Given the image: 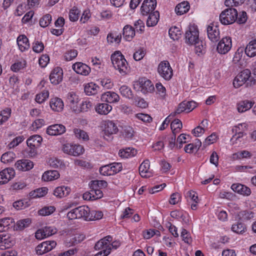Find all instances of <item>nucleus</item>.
Returning <instances> with one entry per match:
<instances>
[{
	"instance_id": "nucleus-49",
	"label": "nucleus",
	"mask_w": 256,
	"mask_h": 256,
	"mask_svg": "<svg viewBox=\"0 0 256 256\" xmlns=\"http://www.w3.org/2000/svg\"><path fill=\"white\" fill-rule=\"evenodd\" d=\"M80 10L76 6L72 8L69 12V18L71 22H76L78 20Z\"/></svg>"
},
{
	"instance_id": "nucleus-27",
	"label": "nucleus",
	"mask_w": 256,
	"mask_h": 256,
	"mask_svg": "<svg viewBox=\"0 0 256 256\" xmlns=\"http://www.w3.org/2000/svg\"><path fill=\"white\" fill-rule=\"evenodd\" d=\"M50 106L53 111L60 112L63 110L64 104L61 98L54 97L50 99Z\"/></svg>"
},
{
	"instance_id": "nucleus-24",
	"label": "nucleus",
	"mask_w": 256,
	"mask_h": 256,
	"mask_svg": "<svg viewBox=\"0 0 256 256\" xmlns=\"http://www.w3.org/2000/svg\"><path fill=\"white\" fill-rule=\"evenodd\" d=\"M254 104V102L248 100L238 102L236 105V110L239 113L244 112L250 110Z\"/></svg>"
},
{
	"instance_id": "nucleus-51",
	"label": "nucleus",
	"mask_w": 256,
	"mask_h": 256,
	"mask_svg": "<svg viewBox=\"0 0 256 256\" xmlns=\"http://www.w3.org/2000/svg\"><path fill=\"white\" fill-rule=\"evenodd\" d=\"M26 62L24 60L18 61L11 66L10 68L14 72H18L23 70L26 66Z\"/></svg>"
},
{
	"instance_id": "nucleus-39",
	"label": "nucleus",
	"mask_w": 256,
	"mask_h": 256,
	"mask_svg": "<svg viewBox=\"0 0 256 256\" xmlns=\"http://www.w3.org/2000/svg\"><path fill=\"white\" fill-rule=\"evenodd\" d=\"M73 132L75 136L78 139L83 141H88L89 140V136L86 131L79 128H74L73 130Z\"/></svg>"
},
{
	"instance_id": "nucleus-21",
	"label": "nucleus",
	"mask_w": 256,
	"mask_h": 256,
	"mask_svg": "<svg viewBox=\"0 0 256 256\" xmlns=\"http://www.w3.org/2000/svg\"><path fill=\"white\" fill-rule=\"evenodd\" d=\"M139 172L143 178H150L152 176V172L150 170V162L149 160H144L139 166Z\"/></svg>"
},
{
	"instance_id": "nucleus-26",
	"label": "nucleus",
	"mask_w": 256,
	"mask_h": 256,
	"mask_svg": "<svg viewBox=\"0 0 256 256\" xmlns=\"http://www.w3.org/2000/svg\"><path fill=\"white\" fill-rule=\"evenodd\" d=\"M208 122L207 120H204L200 124L192 130V134L196 137L202 136L208 130Z\"/></svg>"
},
{
	"instance_id": "nucleus-42",
	"label": "nucleus",
	"mask_w": 256,
	"mask_h": 256,
	"mask_svg": "<svg viewBox=\"0 0 256 256\" xmlns=\"http://www.w3.org/2000/svg\"><path fill=\"white\" fill-rule=\"evenodd\" d=\"M48 163L51 166L54 168H64L65 167L63 161L56 157L50 158Z\"/></svg>"
},
{
	"instance_id": "nucleus-46",
	"label": "nucleus",
	"mask_w": 256,
	"mask_h": 256,
	"mask_svg": "<svg viewBox=\"0 0 256 256\" xmlns=\"http://www.w3.org/2000/svg\"><path fill=\"white\" fill-rule=\"evenodd\" d=\"M252 156L250 152L248 150H242L234 153L232 155V159L234 160L242 159V158H250Z\"/></svg>"
},
{
	"instance_id": "nucleus-5",
	"label": "nucleus",
	"mask_w": 256,
	"mask_h": 256,
	"mask_svg": "<svg viewBox=\"0 0 256 256\" xmlns=\"http://www.w3.org/2000/svg\"><path fill=\"white\" fill-rule=\"evenodd\" d=\"M238 12L234 8H229L223 10L220 15L221 23L227 25L233 24L236 20Z\"/></svg>"
},
{
	"instance_id": "nucleus-61",
	"label": "nucleus",
	"mask_w": 256,
	"mask_h": 256,
	"mask_svg": "<svg viewBox=\"0 0 256 256\" xmlns=\"http://www.w3.org/2000/svg\"><path fill=\"white\" fill-rule=\"evenodd\" d=\"M133 103L136 106L142 108L148 106V103L143 98L140 97L134 98Z\"/></svg>"
},
{
	"instance_id": "nucleus-54",
	"label": "nucleus",
	"mask_w": 256,
	"mask_h": 256,
	"mask_svg": "<svg viewBox=\"0 0 256 256\" xmlns=\"http://www.w3.org/2000/svg\"><path fill=\"white\" fill-rule=\"evenodd\" d=\"M107 182L102 180H96L91 182L90 188H98L100 190L107 186Z\"/></svg>"
},
{
	"instance_id": "nucleus-41",
	"label": "nucleus",
	"mask_w": 256,
	"mask_h": 256,
	"mask_svg": "<svg viewBox=\"0 0 256 256\" xmlns=\"http://www.w3.org/2000/svg\"><path fill=\"white\" fill-rule=\"evenodd\" d=\"M103 216L104 214L102 211L91 210L90 208V212L88 214L87 221H92L100 220L103 217Z\"/></svg>"
},
{
	"instance_id": "nucleus-29",
	"label": "nucleus",
	"mask_w": 256,
	"mask_h": 256,
	"mask_svg": "<svg viewBox=\"0 0 256 256\" xmlns=\"http://www.w3.org/2000/svg\"><path fill=\"white\" fill-rule=\"evenodd\" d=\"M17 44L21 52H24L30 48L28 38L24 35H20L17 38Z\"/></svg>"
},
{
	"instance_id": "nucleus-34",
	"label": "nucleus",
	"mask_w": 256,
	"mask_h": 256,
	"mask_svg": "<svg viewBox=\"0 0 256 256\" xmlns=\"http://www.w3.org/2000/svg\"><path fill=\"white\" fill-rule=\"evenodd\" d=\"M123 36L126 40H130L135 36L134 29L130 25L125 26L123 28Z\"/></svg>"
},
{
	"instance_id": "nucleus-8",
	"label": "nucleus",
	"mask_w": 256,
	"mask_h": 256,
	"mask_svg": "<svg viewBox=\"0 0 256 256\" xmlns=\"http://www.w3.org/2000/svg\"><path fill=\"white\" fill-rule=\"evenodd\" d=\"M118 129L116 124L112 120H106L104 122V138L107 140H111L112 136L118 132Z\"/></svg>"
},
{
	"instance_id": "nucleus-14",
	"label": "nucleus",
	"mask_w": 256,
	"mask_h": 256,
	"mask_svg": "<svg viewBox=\"0 0 256 256\" xmlns=\"http://www.w3.org/2000/svg\"><path fill=\"white\" fill-rule=\"evenodd\" d=\"M16 174L12 168H6L0 172V184L8 183L14 178Z\"/></svg>"
},
{
	"instance_id": "nucleus-4",
	"label": "nucleus",
	"mask_w": 256,
	"mask_h": 256,
	"mask_svg": "<svg viewBox=\"0 0 256 256\" xmlns=\"http://www.w3.org/2000/svg\"><path fill=\"white\" fill-rule=\"evenodd\" d=\"M90 208L86 206H80L71 210L67 213L66 217L68 220L82 219L87 221Z\"/></svg>"
},
{
	"instance_id": "nucleus-37",
	"label": "nucleus",
	"mask_w": 256,
	"mask_h": 256,
	"mask_svg": "<svg viewBox=\"0 0 256 256\" xmlns=\"http://www.w3.org/2000/svg\"><path fill=\"white\" fill-rule=\"evenodd\" d=\"M246 54L249 57L256 56V40L250 41L245 49Z\"/></svg>"
},
{
	"instance_id": "nucleus-63",
	"label": "nucleus",
	"mask_w": 256,
	"mask_h": 256,
	"mask_svg": "<svg viewBox=\"0 0 256 256\" xmlns=\"http://www.w3.org/2000/svg\"><path fill=\"white\" fill-rule=\"evenodd\" d=\"M248 124L246 122L238 124L232 128V130L235 133L242 132L244 133L247 130Z\"/></svg>"
},
{
	"instance_id": "nucleus-16",
	"label": "nucleus",
	"mask_w": 256,
	"mask_h": 256,
	"mask_svg": "<svg viewBox=\"0 0 256 256\" xmlns=\"http://www.w3.org/2000/svg\"><path fill=\"white\" fill-rule=\"evenodd\" d=\"M207 34L208 38L213 42L218 41L220 38V30L216 24H209L207 28Z\"/></svg>"
},
{
	"instance_id": "nucleus-33",
	"label": "nucleus",
	"mask_w": 256,
	"mask_h": 256,
	"mask_svg": "<svg viewBox=\"0 0 256 256\" xmlns=\"http://www.w3.org/2000/svg\"><path fill=\"white\" fill-rule=\"evenodd\" d=\"M42 140V138L38 134L30 136L26 140L28 146L38 147Z\"/></svg>"
},
{
	"instance_id": "nucleus-32",
	"label": "nucleus",
	"mask_w": 256,
	"mask_h": 256,
	"mask_svg": "<svg viewBox=\"0 0 256 256\" xmlns=\"http://www.w3.org/2000/svg\"><path fill=\"white\" fill-rule=\"evenodd\" d=\"M137 154V150L132 148H128L124 149H121L119 150L118 155L120 157L124 158H132Z\"/></svg>"
},
{
	"instance_id": "nucleus-18",
	"label": "nucleus",
	"mask_w": 256,
	"mask_h": 256,
	"mask_svg": "<svg viewBox=\"0 0 256 256\" xmlns=\"http://www.w3.org/2000/svg\"><path fill=\"white\" fill-rule=\"evenodd\" d=\"M72 68L76 73L83 76H88L91 70L88 66L81 62H76Z\"/></svg>"
},
{
	"instance_id": "nucleus-52",
	"label": "nucleus",
	"mask_w": 256,
	"mask_h": 256,
	"mask_svg": "<svg viewBox=\"0 0 256 256\" xmlns=\"http://www.w3.org/2000/svg\"><path fill=\"white\" fill-rule=\"evenodd\" d=\"M92 107V103L90 100H84L80 104V112H85L90 110Z\"/></svg>"
},
{
	"instance_id": "nucleus-60",
	"label": "nucleus",
	"mask_w": 256,
	"mask_h": 256,
	"mask_svg": "<svg viewBox=\"0 0 256 256\" xmlns=\"http://www.w3.org/2000/svg\"><path fill=\"white\" fill-rule=\"evenodd\" d=\"M67 101L70 106L77 104L79 101L78 96L73 92H70L67 94Z\"/></svg>"
},
{
	"instance_id": "nucleus-11",
	"label": "nucleus",
	"mask_w": 256,
	"mask_h": 256,
	"mask_svg": "<svg viewBox=\"0 0 256 256\" xmlns=\"http://www.w3.org/2000/svg\"><path fill=\"white\" fill-rule=\"evenodd\" d=\"M232 40L230 36L223 38L218 44L216 50L218 54H225L232 48Z\"/></svg>"
},
{
	"instance_id": "nucleus-45",
	"label": "nucleus",
	"mask_w": 256,
	"mask_h": 256,
	"mask_svg": "<svg viewBox=\"0 0 256 256\" xmlns=\"http://www.w3.org/2000/svg\"><path fill=\"white\" fill-rule=\"evenodd\" d=\"M122 39V36L120 33L113 32L108 34L107 36V40L110 43L119 44Z\"/></svg>"
},
{
	"instance_id": "nucleus-59",
	"label": "nucleus",
	"mask_w": 256,
	"mask_h": 256,
	"mask_svg": "<svg viewBox=\"0 0 256 256\" xmlns=\"http://www.w3.org/2000/svg\"><path fill=\"white\" fill-rule=\"evenodd\" d=\"M52 22V16L50 14H46L43 16L39 22L40 25L41 27H47Z\"/></svg>"
},
{
	"instance_id": "nucleus-57",
	"label": "nucleus",
	"mask_w": 256,
	"mask_h": 256,
	"mask_svg": "<svg viewBox=\"0 0 256 256\" xmlns=\"http://www.w3.org/2000/svg\"><path fill=\"white\" fill-rule=\"evenodd\" d=\"M56 210L54 206H44L38 212L39 215L42 216H46L52 214Z\"/></svg>"
},
{
	"instance_id": "nucleus-47",
	"label": "nucleus",
	"mask_w": 256,
	"mask_h": 256,
	"mask_svg": "<svg viewBox=\"0 0 256 256\" xmlns=\"http://www.w3.org/2000/svg\"><path fill=\"white\" fill-rule=\"evenodd\" d=\"M182 127V122L178 119H175L172 121L170 128L172 133L176 134L178 132Z\"/></svg>"
},
{
	"instance_id": "nucleus-30",
	"label": "nucleus",
	"mask_w": 256,
	"mask_h": 256,
	"mask_svg": "<svg viewBox=\"0 0 256 256\" xmlns=\"http://www.w3.org/2000/svg\"><path fill=\"white\" fill-rule=\"evenodd\" d=\"M100 89V87L94 82H89L84 85V91L87 96L96 94Z\"/></svg>"
},
{
	"instance_id": "nucleus-55",
	"label": "nucleus",
	"mask_w": 256,
	"mask_h": 256,
	"mask_svg": "<svg viewBox=\"0 0 256 256\" xmlns=\"http://www.w3.org/2000/svg\"><path fill=\"white\" fill-rule=\"evenodd\" d=\"M246 226L242 222H236L232 226V230L236 234H242L246 230Z\"/></svg>"
},
{
	"instance_id": "nucleus-7",
	"label": "nucleus",
	"mask_w": 256,
	"mask_h": 256,
	"mask_svg": "<svg viewBox=\"0 0 256 256\" xmlns=\"http://www.w3.org/2000/svg\"><path fill=\"white\" fill-rule=\"evenodd\" d=\"M158 72L160 76L166 80H170L173 75V71L168 61L161 62L158 66Z\"/></svg>"
},
{
	"instance_id": "nucleus-44",
	"label": "nucleus",
	"mask_w": 256,
	"mask_h": 256,
	"mask_svg": "<svg viewBox=\"0 0 256 256\" xmlns=\"http://www.w3.org/2000/svg\"><path fill=\"white\" fill-rule=\"evenodd\" d=\"M16 158V154L14 152H6L2 154L1 156V162L4 164H10Z\"/></svg>"
},
{
	"instance_id": "nucleus-38",
	"label": "nucleus",
	"mask_w": 256,
	"mask_h": 256,
	"mask_svg": "<svg viewBox=\"0 0 256 256\" xmlns=\"http://www.w3.org/2000/svg\"><path fill=\"white\" fill-rule=\"evenodd\" d=\"M12 110L10 108H6L0 111V126L7 122L11 116Z\"/></svg>"
},
{
	"instance_id": "nucleus-10",
	"label": "nucleus",
	"mask_w": 256,
	"mask_h": 256,
	"mask_svg": "<svg viewBox=\"0 0 256 256\" xmlns=\"http://www.w3.org/2000/svg\"><path fill=\"white\" fill-rule=\"evenodd\" d=\"M250 76V71L248 69L239 72L234 79L232 84L234 88H238L243 86L248 80Z\"/></svg>"
},
{
	"instance_id": "nucleus-20",
	"label": "nucleus",
	"mask_w": 256,
	"mask_h": 256,
	"mask_svg": "<svg viewBox=\"0 0 256 256\" xmlns=\"http://www.w3.org/2000/svg\"><path fill=\"white\" fill-rule=\"evenodd\" d=\"M0 249L4 250L10 248L14 244L12 238L8 234H0Z\"/></svg>"
},
{
	"instance_id": "nucleus-9",
	"label": "nucleus",
	"mask_w": 256,
	"mask_h": 256,
	"mask_svg": "<svg viewBox=\"0 0 256 256\" xmlns=\"http://www.w3.org/2000/svg\"><path fill=\"white\" fill-rule=\"evenodd\" d=\"M186 42L192 45L199 40V32L196 26H190L185 34Z\"/></svg>"
},
{
	"instance_id": "nucleus-22",
	"label": "nucleus",
	"mask_w": 256,
	"mask_h": 256,
	"mask_svg": "<svg viewBox=\"0 0 256 256\" xmlns=\"http://www.w3.org/2000/svg\"><path fill=\"white\" fill-rule=\"evenodd\" d=\"M15 167L18 170L28 171L34 167V163L28 160H20L15 163Z\"/></svg>"
},
{
	"instance_id": "nucleus-13",
	"label": "nucleus",
	"mask_w": 256,
	"mask_h": 256,
	"mask_svg": "<svg viewBox=\"0 0 256 256\" xmlns=\"http://www.w3.org/2000/svg\"><path fill=\"white\" fill-rule=\"evenodd\" d=\"M63 79V70L60 67L54 68L51 72L50 75V82L57 85L61 82Z\"/></svg>"
},
{
	"instance_id": "nucleus-6",
	"label": "nucleus",
	"mask_w": 256,
	"mask_h": 256,
	"mask_svg": "<svg viewBox=\"0 0 256 256\" xmlns=\"http://www.w3.org/2000/svg\"><path fill=\"white\" fill-rule=\"evenodd\" d=\"M62 150L64 154L74 156H78L84 152L82 146L73 143H66L63 144Z\"/></svg>"
},
{
	"instance_id": "nucleus-48",
	"label": "nucleus",
	"mask_w": 256,
	"mask_h": 256,
	"mask_svg": "<svg viewBox=\"0 0 256 256\" xmlns=\"http://www.w3.org/2000/svg\"><path fill=\"white\" fill-rule=\"evenodd\" d=\"M49 96V92L48 90H44L38 94L35 98L36 101L38 104H42L45 102Z\"/></svg>"
},
{
	"instance_id": "nucleus-28",
	"label": "nucleus",
	"mask_w": 256,
	"mask_h": 256,
	"mask_svg": "<svg viewBox=\"0 0 256 256\" xmlns=\"http://www.w3.org/2000/svg\"><path fill=\"white\" fill-rule=\"evenodd\" d=\"M112 106L106 103L98 104L95 106L96 112L100 115H106L112 110Z\"/></svg>"
},
{
	"instance_id": "nucleus-56",
	"label": "nucleus",
	"mask_w": 256,
	"mask_h": 256,
	"mask_svg": "<svg viewBox=\"0 0 256 256\" xmlns=\"http://www.w3.org/2000/svg\"><path fill=\"white\" fill-rule=\"evenodd\" d=\"M180 236L182 240L188 244H191L192 239L190 232L184 228H182Z\"/></svg>"
},
{
	"instance_id": "nucleus-53",
	"label": "nucleus",
	"mask_w": 256,
	"mask_h": 256,
	"mask_svg": "<svg viewBox=\"0 0 256 256\" xmlns=\"http://www.w3.org/2000/svg\"><path fill=\"white\" fill-rule=\"evenodd\" d=\"M13 222V219L10 218H4L0 220V223L4 232L8 230Z\"/></svg>"
},
{
	"instance_id": "nucleus-50",
	"label": "nucleus",
	"mask_w": 256,
	"mask_h": 256,
	"mask_svg": "<svg viewBox=\"0 0 256 256\" xmlns=\"http://www.w3.org/2000/svg\"><path fill=\"white\" fill-rule=\"evenodd\" d=\"M120 92L123 96L126 98L128 99L132 98V92L131 89L126 85L120 87Z\"/></svg>"
},
{
	"instance_id": "nucleus-1",
	"label": "nucleus",
	"mask_w": 256,
	"mask_h": 256,
	"mask_svg": "<svg viewBox=\"0 0 256 256\" xmlns=\"http://www.w3.org/2000/svg\"><path fill=\"white\" fill-rule=\"evenodd\" d=\"M110 58L113 66L121 74L124 75L128 72V63L120 51L115 52Z\"/></svg>"
},
{
	"instance_id": "nucleus-17",
	"label": "nucleus",
	"mask_w": 256,
	"mask_h": 256,
	"mask_svg": "<svg viewBox=\"0 0 256 256\" xmlns=\"http://www.w3.org/2000/svg\"><path fill=\"white\" fill-rule=\"evenodd\" d=\"M100 99L102 102H106L108 104H116L119 102L120 97L116 93L112 91H108L102 94Z\"/></svg>"
},
{
	"instance_id": "nucleus-19",
	"label": "nucleus",
	"mask_w": 256,
	"mask_h": 256,
	"mask_svg": "<svg viewBox=\"0 0 256 256\" xmlns=\"http://www.w3.org/2000/svg\"><path fill=\"white\" fill-rule=\"evenodd\" d=\"M66 132V128L60 124H54L48 126L46 129V133L50 136H58Z\"/></svg>"
},
{
	"instance_id": "nucleus-31",
	"label": "nucleus",
	"mask_w": 256,
	"mask_h": 256,
	"mask_svg": "<svg viewBox=\"0 0 256 256\" xmlns=\"http://www.w3.org/2000/svg\"><path fill=\"white\" fill-rule=\"evenodd\" d=\"M60 176V174L57 170H48L43 174L42 180L45 182L52 181L58 178Z\"/></svg>"
},
{
	"instance_id": "nucleus-23",
	"label": "nucleus",
	"mask_w": 256,
	"mask_h": 256,
	"mask_svg": "<svg viewBox=\"0 0 256 256\" xmlns=\"http://www.w3.org/2000/svg\"><path fill=\"white\" fill-rule=\"evenodd\" d=\"M71 192V188L68 186H62L56 187L54 190L53 194L58 198L67 196Z\"/></svg>"
},
{
	"instance_id": "nucleus-40",
	"label": "nucleus",
	"mask_w": 256,
	"mask_h": 256,
	"mask_svg": "<svg viewBox=\"0 0 256 256\" xmlns=\"http://www.w3.org/2000/svg\"><path fill=\"white\" fill-rule=\"evenodd\" d=\"M156 94L160 99L165 100L166 98V88L160 83L156 84Z\"/></svg>"
},
{
	"instance_id": "nucleus-3",
	"label": "nucleus",
	"mask_w": 256,
	"mask_h": 256,
	"mask_svg": "<svg viewBox=\"0 0 256 256\" xmlns=\"http://www.w3.org/2000/svg\"><path fill=\"white\" fill-rule=\"evenodd\" d=\"M134 88L140 92L144 94L152 93L154 91V86L152 82L145 78H139L134 82Z\"/></svg>"
},
{
	"instance_id": "nucleus-35",
	"label": "nucleus",
	"mask_w": 256,
	"mask_h": 256,
	"mask_svg": "<svg viewBox=\"0 0 256 256\" xmlns=\"http://www.w3.org/2000/svg\"><path fill=\"white\" fill-rule=\"evenodd\" d=\"M149 16L146 21V25L148 26H156L159 20V13L158 11L148 14Z\"/></svg>"
},
{
	"instance_id": "nucleus-36",
	"label": "nucleus",
	"mask_w": 256,
	"mask_h": 256,
	"mask_svg": "<svg viewBox=\"0 0 256 256\" xmlns=\"http://www.w3.org/2000/svg\"><path fill=\"white\" fill-rule=\"evenodd\" d=\"M190 9V5L188 2H182L178 4L176 8L175 12L178 15H182L188 12Z\"/></svg>"
},
{
	"instance_id": "nucleus-64",
	"label": "nucleus",
	"mask_w": 256,
	"mask_h": 256,
	"mask_svg": "<svg viewBox=\"0 0 256 256\" xmlns=\"http://www.w3.org/2000/svg\"><path fill=\"white\" fill-rule=\"evenodd\" d=\"M109 164L110 168V171L111 170L112 175L120 172L122 168V164L120 162H113Z\"/></svg>"
},
{
	"instance_id": "nucleus-15",
	"label": "nucleus",
	"mask_w": 256,
	"mask_h": 256,
	"mask_svg": "<svg viewBox=\"0 0 256 256\" xmlns=\"http://www.w3.org/2000/svg\"><path fill=\"white\" fill-rule=\"evenodd\" d=\"M156 6V0H144L140 8L142 14L143 16H146L153 12Z\"/></svg>"
},
{
	"instance_id": "nucleus-12",
	"label": "nucleus",
	"mask_w": 256,
	"mask_h": 256,
	"mask_svg": "<svg viewBox=\"0 0 256 256\" xmlns=\"http://www.w3.org/2000/svg\"><path fill=\"white\" fill-rule=\"evenodd\" d=\"M56 242L54 240L45 241L36 247V251L38 254L42 255L52 250L56 247Z\"/></svg>"
},
{
	"instance_id": "nucleus-2",
	"label": "nucleus",
	"mask_w": 256,
	"mask_h": 256,
	"mask_svg": "<svg viewBox=\"0 0 256 256\" xmlns=\"http://www.w3.org/2000/svg\"><path fill=\"white\" fill-rule=\"evenodd\" d=\"M112 240V238L110 236L98 240L94 246L96 250H100L94 256H108L111 252L110 242Z\"/></svg>"
},
{
	"instance_id": "nucleus-43",
	"label": "nucleus",
	"mask_w": 256,
	"mask_h": 256,
	"mask_svg": "<svg viewBox=\"0 0 256 256\" xmlns=\"http://www.w3.org/2000/svg\"><path fill=\"white\" fill-rule=\"evenodd\" d=\"M112 16V12L110 10H106L97 14L96 17L98 20H106L111 19Z\"/></svg>"
},
{
	"instance_id": "nucleus-58",
	"label": "nucleus",
	"mask_w": 256,
	"mask_h": 256,
	"mask_svg": "<svg viewBox=\"0 0 256 256\" xmlns=\"http://www.w3.org/2000/svg\"><path fill=\"white\" fill-rule=\"evenodd\" d=\"M48 188L46 187L39 188L32 192L31 196L34 198H40L44 196L48 193Z\"/></svg>"
},
{
	"instance_id": "nucleus-62",
	"label": "nucleus",
	"mask_w": 256,
	"mask_h": 256,
	"mask_svg": "<svg viewBox=\"0 0 256 256\" xmlns=\"http://www.w3.org/2000/svg\"><path fill=\"white\" fill-rule=\"evenodd\" d=\"M78 55V52L76 50H70L66 52L64 54V60L70 61Z\"/></svg>"
},
{
	"instance_id": "nucleus-25",
	"label": "nucleus",
	"mask_w": 256,
	"mask_h": 256,
	"mask_svg": "<svg viewBox=\"0 0 256 256\" xmlns=\"http://www.w3.org/2000/svg\"><path fill=\"white\" fill-rule=\"evenodd\" d=\"M231 188L235 192L244 196H248L251 194V190L249 188L240 184H232Z\"/></svg>"
}]
</instances>
